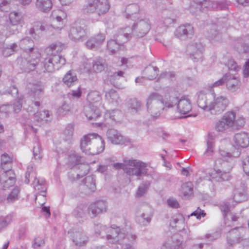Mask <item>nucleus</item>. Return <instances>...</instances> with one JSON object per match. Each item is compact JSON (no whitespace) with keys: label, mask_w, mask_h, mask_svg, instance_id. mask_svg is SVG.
I'll use <instances>...</instances> for the list:
<instances>
[{"label":"nucleus","mask_w":249,"mask_h":249,"mask_svg":"<svg viewBox=\"0 0 249 249\" xmlns=\"http://www.w3.org/2000/svg\"><path fill=\"white\" fill-rule=\"evenodd\" d=\"M64 47V45L59 42L52 43L45 49L46 57L44 61L38 63L40 54L38 51L32 53L30 60L20 58V67L25 72H29L35 69L39 74L53 72L58 70L66 63L65 58L60 54Z\"/></svg>","instance_id":"nucleus-1"},{"label":"nucleus","mask_w":249,"mask_h":249,"mask_svg":"<svg viewBox=\"0 0 249 249\" xmlns=\"http://www.w3.org/2000/svg\"><path fill=\"white\" fill-rule=\"evenodd\" d=\"M213 100L209 105L206 102L205 95L200 94L198 95L197 105L200 108L203 110L209 111L211 114L218 115L222 113L229 104V100L225 96H215L214 93H213Z\"/></svg>","instance_id":"nucleus-2"},{"label":"nucleus","mask_w":249,"mask_h":249,"mask_svg":"<svg viewBox=\"0 0 249 249\" xmlns=\"http://www.w3.org/2000/svg\"><path fill=\"white\" fill-rule=\"evenodd\" d=\"M113 226L107 228L101 224H95V233L97 236H100L102 238L106 236L107 240L111 244H123V240L124 239L126 235L124 229L118 227H115L114 225Z\"/></svg>","instance_id":"nucleus-3"},{"label":"nucleus","mask_w":249,"mask_h":249,"mask_svg":"<svg viewBox=\"0 0 249 249\" xmlns=\"http://www.w3.org/2000/svg\"><path fill=\"white\" fill-rule=\"evenodd\" d=\"M0 166L3 172L0 175V188L6 190L13 186L16 181L15 174L11 170V159L7 154L1 155Z\"/></svg>","instance_id":"nucleus-4"},{"label":"nucleus","mask_w":249,"mask_h":249,"mask_svg":"<svg viewBox=\"0 0 249 249\" xmlns=\"http://www.w3.org/2000/svg\"><path fill=\"white\" fill-rule=\"evenodd\" d=\"M107 0H87L83 7V11L86 14L96 15L95 21H98L101 16L105 15L110 8Z\"/></svg>","instance_id":"nucleus-5"},{"label":"nucleus","mask_w":249,"mask_h":249,"mask_svg":"<svg viewBox=\"0 0 249 249\" xmlns=\"http://www.w3.org/2000/svg\"><path fill=\"white\" fill-rule=\"evenodd\" d=\"M151 25L148 19H136L131 29V33L124 32V36L125 37V41H127L132 36L137 38H141L145 36L149 31Z\"/></svg>","instance_id":"nucleus-6"},{"label":"nucleus","mask_w":249,"mask_h":249,"mask_svg":"<svg viewBox=\"0 0 249 249\" xmlns=\"http://www.w3.org/2000/svg\"><path fill=\"white\" fill-rule=\"evenodd\" d=\"M147 110L151 117L159 116L164 107L163 105V96L157 92L151 93L147 98Z\"/></svg>","instance_id":"nucleus-7"},{"label":"nucleus","mask_w":249,"mask_h":249,"mask_svg":"<svg viewBox=\"0 0 249 249\" xmlns=\"http://www.w3.org/2000/svg\"><path fill=\"white\" fill-rule=\"evenodd\" d=\"M125 162L129 165V169L126 170L127 175L132 176H136L138 179H141L142 176L152 178V175L148 173V170L146 163L137 160H130Z\"/></svg>","instance_id":"nucleus-8"},{"label":"nucleus","mask_w":249,"mask_h":249,"mask_svg":"<svg viewBox=\"0 0 249 249\" xmlns=\"http://www.w3.org/2000/svg\"><path fill=\"white\" fill-rule=\"evenodd\" d=\"M86 26L83 19L75 22L69 32V38L73 41H83L86 39Z\"/></svg>","instance_id":"nucleus-9"},{"label":"nucleus","mask_w":249,"mask_h":249,"mask_svg":"<svg viewBox=\"0 0 249 249\" xmlns=\"http://www.w3.org/2000/svg\"><path fill=\"white\" fill-rule=\"evenodd\" d=\"M204 47L199 41H194L190 43L186 48V52L194 61H198L203 57Z\"/></svg>","instance_id":"nucleus-10"},{"label":"nucleus","mask_w":249,"mask_h":249,"mask_svg":"<svg viewBox=\"0 0 249 249\" xmlns=\"http://www.w3.org/2000/svg\"><path fill=\"white\" fill-rule=\"evenodd\" d=\"M28 88L30 90L28 93V98L32 102L31 105H34L36 107V109L37 110L40 105V103L39 101L35 100L38 99L43 94V87L40 84H32L30 83L28 85Z\"/></svg>","instance_id":"nucleus-11"},{"label":"nucleus","mask_w":249,"mask_h":249,"mask_svg":"<svg viewBox=\"0 0 249 249\" xmlns=\"http://www.w3.org/2000/svg\"><path fill=\"white\" fill-rule=\"evenodd\" d=\"M247 185L246 181L242 179L236 182L233 199L237 202H241L247 199Z\"/></svg>","instance_id":"nucleus-12"},{"label":"nucleus","mask_w":249,"mask_h":249,"mask_svg":"<svg viewBox=\"0 0 249 249\" xmlns=\"http://www.w3.org/2000/svg\"><path fill=\"white\" fill-rule=\"evenodd\" d=\"M219 154L221 158L216 160L214 165L215 168H219L221 166L222 169H224L226 166L228 165L229 162H230V160H232L233 157H237L240 155V152L238 150L237 152H234L231 154L225 150H220Z\"/></svg>","instance_id":"nucleus-13"},{"label":"nucleus","mask_w":249,"mask_h":249,"mask_svg":"<svg viewBox=\"0 0 249 249\" xmlns=\"http://www.w3.org/2000/svg\"><path fill=\"white\" fill-rule=\"evenodd\" d=\"M245 230L243 227H237L231 229L227 235V243L232 246L242 240Z\"/></svg>","instance_id":"nucleus-14"},{"label":"nucleus","mask_w":249,"mask_h":249,"mask_svg":"<svg viewBox=\"0 0 249 249\" xmlns=\"http://www.w3.org/2000/svg\"><path fill=\"white\" fill-rule=\"evenodd\" d=\"M178 93L172 89H167L163 96V105L164 107L170 108L175 105H177L180 98L178 96Z\"/></svg>","instance_id":"nucleus-15"},{"label":"nucleus","mask_w":249,"mask_h":249,"mask_svg":"<svg viewBox=\"0 0 249 249\" xmlns=\"http://www.w3.org/2000/svg\"><path fill=\"white\" fill-rule=\"evenodd\" d=\"M194 28L190 24H185L178 26L175 31V36L181 40L191 38L194 35Z\"/></svg>","instance_id":"nucleus-16"},{"label":"nucleus","mask_w":249,"mask_h":249,"mask_svg":"<svg viewBox=\"0 0 249 249\" xmlns=\"http://www.w3.org/2000/svg\"><path fill=\"white\" fill-rule=\"evenodd\" d=\"M107 202L103 200L97 201L91 203L88 207V214L91 218H93L99 214L107 211Z\"/></svg>","instance_id":"nucleus-17"},{"label":"nucleus","mask_w":249,"mask_h":249,"mask_svg":"<svg viewBox=\"0 0 249 249\" xmlns=\"http://www.w3.org/2000/svg\"><path fill=\"white\" fill-rule=\"evenodd\" d=\"M68 233L76 246L81 247L88 242V237L82 229L69 231Z\"/></svg>","instance_id":"nucleus-18"},{"label":"nucleus","mask_w":249,"mask_h":249,"mask_svg":"<svg viewBox=\"0 0 249 249\" xmlns=\"http://www.w3.org/2000/svg\"><path fill=\"white\" fill-rule=\"evenodd\" d=\"M96 133H89L84 135L80 140V148L81 150L86 154H89V151L90 149L91 146L94 142V141H97L94 140L96 137ZM97 142L100 143V141L98 139Z\"/></svg>","instance_id":"nucleus-19"},{"label":"nucleus","mask_w":249,"mask_h":249,"mask_svg":"<svg viewBox=\"0 0 249 249\" xmlns=\"http://www.w3.org/2000/svg\"><path fill=\"white\" fill-rule=\"evenodd\" d=\"M185 219L183 216L179 213L174 215L170 220V226L172 228L175 229L178 231H187V229L185 228Z\"/></svg>","instance_id":"nucleus-20"},{"label":"nucleus","mask_w":249,"mask_h":249,"mask_svg":"<svg viewBox=\"0 0 249 249\" xmlns=\"http://www.w3.org/2000/svg\"><path fill=\"white\" fill-rule=\"evenodd\" d=\"M107 135L108 140L113 144L122 145L128 142L116 129H109L107 131Z\"/></svg>","instance_id":"nucleus-21"},{"label":"nucleus","mask_w":249,"mask_h":249,"mask_svg":"<svg viewBox=\"0 0 249 249\" xmlns=\"http://www.w3.org/2000/svg\"><path fill=\"white\" fill-rule=\"evenodd\" d=\"M33 123L35 125L41 126L51 121L49 111L45 110L42 111H37L34 114Z\"/></svg>","instance_id":"nucleus-22"},{"label":"nucleus","mask_w":249,"mask_h":249,"mask_svg":"<svg viewBox=\"0 0 249 249\" xmlns=\"http://www.w3.org/2000/svg\"><path fill=\"white\" fill-rule=\"evenodd\" d=\"M106 38L105 35L99 33L91 37L86 42V46L90 49H97L103 43Z\"/></svg>","instance_id":"nucleus-23"},{"label":"nucleus","mask_w":249,"mask_h":249,"mask_svg":"<svg viewBox=\"0 0 249 249\" xmlns=\"http://www.w3.org/2000/svg\"><path fill=\"white\" fill-rule=\"evenodd\" d=\"M80 188L85 190V194H88L96 190L95 179L93 176H89L85 178L80 185Z\"/></svg>","instance_id":"nucleus-24"},{"label":"nucleus","mask_w":249,"mask_h":249,"mask_svg":"<svg viewBox=\"0 0 249 249\" xmlns=\"http://www.w3.org/2000/svg\"><path fill=\"white\" fill-rule=\"evenodd\" d=\"M121 112L118 109H114L112 110L107 111L104 115L105 123H99L100 126L102 125H107V124H112L113 122H115L120 116Z\"/></svg>","instance_id":"nucleus-25"},{"label":"nucleus","mask_w":249,"mask_h":249,"mask_svg":"<svg viewBox=\"0 0 249 249\" xmlns=\"http://www.w3.org/2000/svg\"><path fill=\"white\" fill-rule=\"evenodd\" d=\"M178 111L181 114H186L192 110V105L190 100L183 96L178 101L177 105Z\"/></svg>","instance_id":"nucleus-26"},{"label":"nucleus","mask_w":249,"mask_h":249,"mask_svg":"<svg viewBox=\"0 0 249 249\" xmlns=\"http://www.w3.org/2000/svg\"><path fill=\"white\" fill-rule=\"evenodd\" d=\"M241 82L238 77L231 76L228 74L226 78V86L227 89L230 92H233L238 90L241 87Z\"/></svg>","instance_id":"nucleus-27"},{"label":"nucleus","mask_w":249,"mask_h":249,"mask_svg":"<svg viewBox=\"0 0 249 249\" xmlns=\"http://www.w3.org/2000/svg\"><path fill=\"white\" fill-rule=\"evenodd\" d=\"M235 144L242 148H246L249 145V134L246 132L236 134L233 138Z\"/></svg>","instance_id":"nucleus-28"},{"label":"nucleus","mask_w":249,"mask_h":249,"mask_svg":"<svg viewBox=\"0 0 249 249\" xmlns=\"http://www.w3.org/2000/svg\"><path fill=\"white\" fill-rule=\"evenodd\" d=\"M33 185L35 190H38V196H46V192L47 191V184L45 180L42 178H37L35 177L33 181Z\"/></svg>","instance_id":"nucleus-29"},{"label":"nucleus","mask_w":249,"mask_h":249,"mask_svg":"<svg viewBox=\"0 0 249 249\" xmlns=\"http://www.w3.org/2000/svg\"><path fill=\"white\" fill-rule=\"evenodd\" d=\"M98 139L100 141V144L98 142H93V144L92 145V146H91L90 149L89 151V155H97L102 152L104 150L105 142L102 138L98 134H96L94 140L97 141ZM94 141V142H96V141Z\"/></svg>","instance_id":"nucleus-30"},{"label":"nucleus","mask_w":249,"mask_h":249,"mask_svg":"<svg viewBox=\"0 0 249 249\" xmlns=\"http://www.w3.org/2000/svg\"><path fill=\"white\" fill-rule=\"evenodd\" d=\"M226 166L224 169H222V167L220 166L219 168H215L214 169L216 172V176L215 177V180L217 181L221 182L224 181H228L231 179V176L229 175V171L232 168L231 166H230L229 168L226 169Z\"/></svg>","instance_id":"nucleus-31"},{"label":"nucleus","mask_w":249,"mask_h":249,"mask_svg":"<svg viewBox=\"0 0 249 249\" xmlns=\"http://www.w3.org/2000/svg\"><path fill=\"white\" fill-rule=\"evenodd\" d=\"M34 46V41L28 36L21 39L19 43V47L27 53H33Z\"/></svg>","instance_id":"nucleus-32"},{"label":"nucleus","mask_w":249,"mask_h":249,"mask_svg":"<svg viewBox=\"0 0 249 249\" xmlns=\"http://www.w3.org/2000/svg\"><path fill=\"white\" fill-rule=\"evenodd\" d=\"M85 115L89 120H96L100 116L101 112L96 105H90L85 108Z\"/></svg>","instance_id":"nucleus-33"},{"label":"nucleus","mask_w":249,"mask_h":249,"mask_svg":"<svg viewBox=\"0 0 249 249\" xmlns=\"http://www.w3.org/2000/svg\"><path fill=\"white\" fill-rule=\"evenodd\" d=\"M91 65L92 71L96 73L102 72L107 67L105 60L100 57L92 60Z\"/></svg>","instance_id":"nucleus-34"},{"label":"nucleus","mask_w":249,"mask_h":249,"mask_svg":"<svg viewBox=\"0 0 249 249\" xmlns=\"http://www.w3.org/2000/svg\"><path fill=\"white\" fill-rule=\"evenodd\" d=\"M126 10L127 11L125 14L126 18L131 19L134 21H136V19H139V16L138 12L139 8L137 4H133L129 5L127 7Z\"/></svg>","instance_id":"nucleus-35"},{"label":"nucleus","mask_w":249,"mask_h":249,"mask_svg":"<svg viewBox=\"0 0 249 249\" xmlns=\"http://www.w3.org/2000/svg\"><path fill=\"white\" fill-rule=\"evenodd\" d=\"M36 5L38 10L47 13L52 9L53 3L51 0H36Z\"/></svg>","instance_id":"nucleus-36"},{"label":"nucleus","mask_w":249,"mask_h":249,"mask_svg":"<svg viewBox=\"0 0 249 249\" xmlns=\"http://www.w3.org/2000/svg\"><path fill=\"white\" fill-rule=\"evenodd\" d=\"M128 109L133 114L138 113L142 107L141 102L136 98L131 99L128 103Z\"/></svg>","instance_id":"nucleus-37"},{"label":"nucleus","mask_w":249,"mask_h":249,"mask_svg":"<svg viewBox=\"0 0 249 249\" xmlns=\"http://www.w3.org/2000/svg\"><path fill=\"white\" fill-rule=\"evenodd\" d=\"M83 159L77 153L71 151L68 156L69 164L72 166L78 165L83 162Z\"/></svg>","instance_id":"nucleus-38"},{"label":"nucleus","mask_w":249,"mask_h":249,"mask_svg":"<svg viewBox=\"0 0 249 249\" xmlns=\"http://www.w3.org/2000/svg\"><path fill=\"white\" fill-rule=\"evenodd\" d=\"M102 97L100 93L96 90L90 91L87 96V100L89 103V105H97L101 101Z\"/></svg>","instance_id":"nucleus-39"},{"label":"nucleus","mask_w":249,"mask_h":249,"mask_svg":"<svg viewBox=\"0 0 249 249\" xmlns=\"http://www.w3.org/2000/svg\"><path fill=\"white\" fill-rule=\"evenodd\" d=\"M77 81V78L75 73L71 71H69L63 78V82L68 87L71 86Z\"/></svg>","instance_id":"nucleus-40"},{"label":"nucleus","mask_w":249,"mask_h":249,"mask_svg":"<svg viewBox=\"0 0 249 249\" xmlns=\"http://www.w3.org/2000/svg\"><path fill=\"white\" fill-rule=\"evenodd\" d=\"M208 37L209 40L213 42H220L222 39L221 33L217 31L216 29V26L213 25L211 29Z\"/></svg>","instance_id":"nucleus-41"},{"label":"nucleus","mask_w":249,"mask_h":249,"mask_svg":"<svg viewBox=\"0 0 249 249\" xmlns=\"http://www.w3.org/2000/svg\"><path fill=\"white\" fill-rule=\"evenodd\" d=\"M105 98L109 103L115 105L118 104L120 99L118 94L113 89L106 92Z\"/></svg>","instance_id":"nucleus-42"},{"label":"nucleus","mask_w":249,"mask_h":249,"mask_svg":"<svg viewBox=\"0 0 249 249\" xmlns=\"http://www.w3.org/2000/svg\"><path fill=\"white\" fill-rule=\"evenodd\" d=\"M169 240H172V249H183L182 245V239L181 235L179 234H175L171 238L168 239Z\"/></svg>","instance_id":"nucleus-43"},{"label":"nucleus","mask_w":249,"mask_h":249,"mask_svg":"<svg viewBox=\"0 0 249 249\" xmlns=\"http://www.w3.org/2000/svg\"><path fill=\"white\" fill-rule=\"evenodd\" d=\"M78 167H75V169L79 170L77 171L76 179L86 176L89 171V165L88 164H84V161L82 163H79Z\"/></svg>","instance_id":"nucleus-44"},{"label":"nucleus","mask_w":249,"mask_h":249,"mask_svg":"<svg viewBox=\"0 0 249 249\" xmlns=\"http://www.w3.org/2000/svg\"><path fill=\"white\" fill-rule=\"evenodd\" d=\"M181 194L186 198H188L193 195V185L191 182H187L182 184L181 186Z\"/></svg>","instance_id":"nucleus-45"},{"label":"nucleus","mask_w":249,"mask_h":249,"mask_svg":"<svg viewBox=\"0 0 249 249\" xmlns=\"http://www.w3.org/2000/svg\"><path fill=\"white\" fill-rule=\"evenodd\" d=\"M9 22L15 24H21L23 21L22 16L20 12H11L9 16Z\"/></svg>","instance_id":"nucleus-46"},{"label":"nucleus","mask_w":249,"mask_h":249,"mask_svg":"<svg viewBox=\"0 0 249 249\" xmlns=\"http://www.w3.org/2000/svg\"><path fill=\"white\" fill-rule=\"evenodd\" d=\"M151 216V213H143L137 217V220L140 225L146 226L150 222Z\"/></svg>","instance_id":"nucleus-47"},{"label":"nucleus","mask_w":249,"mask_h":249,"mask_svg":"<svg viewBox=\"0 0 249 249\" xmlns=\"http://www.w3.org/2000/svg\"><path fill=\"white\" fill-rule=\"evenodd\" d=\"M87 212L88 213V208L87 206L80 204L74 210L73 214L77 217H83L86 215Z\"/></svg>","instance_id":"nucleus-48"},{"label":"nucleus","mask_w":249,"mask_h":249,"mask_svg":"<svg viewBox=\"0 0 249 249\" xmlns=\"http://www.w3.org/2000/svg\"><path fill=\"white\" fill-rule=\"evenodd\" d=\"M19 47V45L16 43L11 44L3 51V54L5 56H9L17 52Z\"/></svg>","instance_id":"nucleus-49"},{"label":"nucleus","mask_w":249,"mask_h":249,"mask_svg":"<svg viewBox=\"0 0 249 249\" xmlns=\"http://www.w3.org/2000/svg\"><path fill=\"white\" fill-rule=\"evenodd\" d=\"M235 119V113L233 111L226 112L222 117V120H224L230 127H232L234 124V122Z\"/></svg>","instance_id":"nucleus-50"},{"label":"nucleus","mask_w":249,"mask_h":249,"mask_svg":"<svg viewBox=\"0 0 249 249\" xmlns=\"http://www.w3.org/2000/svg\"><path fill=\"white\" fill-rule=\"evenodd\" d=\"M151 182L149 181L146 180L143 181L139 186L137 192V196L140 197L142 196L148 190Z\"/></svg>","instance_id":"nucleus-51"},{"label":"nucleus","mask_w":249,"mask_h":249,"mask_svg":"<svg viewBox=\"0 0 249 249\" xmlns=\"http://www.w3.org/2000/svg\"><path fill=\"white\" fill-rule=\"evenodd\" d=\"M159 69L156 67L149 66L146 68L145 72L147 78L149 80H153L156 78L158 74Z\"/></svg>","instance_id":"nucleus-52"},{"label":"nucleus","mask_w":249,"mask_h":249,"mask_svg":"<svg viewBox=\"0 0 249 249\" xmlns=\"http://www.w3.org/2000/svg\"><path fill=\"white\" fill-rule=\"evenodd\" d=\"M19 193V188L15 187L11 192L8 195L7 197V201L8 203H13L18 199V194Z\"/></svg>","instance_id":"nucleus-53"},{"label":"nucleus","mask_w":249,"mask_h":249,"mask_svg":"<svg viewBox=\"0 0 249 249\" xmlns=\"http://www.w3.org/2000/svg\"><path fill=\"white\" fill-rule=\"evenodd\" d=\"M35 177H36V174L33 167L29 166L25 173L24 182L28 184L30 182V178H34V179Z\"/></svg>","instance_id":"nucleus-54"},{"label":"nucleus","mask_w":249,"mask_h":249,"mask_svg":"<svg viewBox=\"0 0 249 249\" xmlns=\"http://www.w3.org/2000/svg\"><path fill=\"white\" fill-rule=\"evenodd\" d=\"M119 47L120 44L115 40L111 39L107 41V48L112 54L115 53L119 50Z\"/></svg>","instance_id":"nucleus-55"},{"label":"nucleus","mask_w":249,"mask_h":249,"mask_svg":"<svg viewBox=\"0 0 249 249\" xmlns=\"http://www.w3.org/2000/svg\"><path fill=\"white\" fill-rule=\"evenodd\" d=\"M12 219L13 216L11 214H8L4 217H0V231L10 224Z\"/></svg>","instance_id":"nucleus-56"},{"label":"nucleus","mask_w":249,"mask_h":249,"mask_svg":"<svg viewBox=\"0 0 249 249\" xmlns=\"http://www.w3.org/2000/svg\"><path fill=\"white\" fill-rule=\"evenodd\" d=\"M231 127L224 120H222V118L215 124V129L217 131L223 132L229 128Z\"/></svg>","instance_id":"nucleus-57"},{"label":"nucleus","mask_w":249,"mask_h":249,"mask_svg":"<svg viewBox=\"0 0 249 249\" xmlns=\"http://www.w3.org/2000/svg\"><path fill=\"white\" fill-rule=\"evenodd\" d=\"M73 132V125L71 124H69L64 131V135L65 136V141H71L72 139Z\"/></svg>","instance_id":"nucleus-58"},{"label":"nucleus","mask_w":249,"mask_h":249,"mask_svg":"<svg viewBox=\"0 0 249 249\" xmlns=\"http://www.w3.org/2000/svg\"><path fill=\"white\" fill-rule=\"evenodd\" d=\"M52 24L53 29L58 31L61 30L64 26L63 19L60 16H57Z\"/></svg>","instance_id":"nucleus-59"},{"label":"nucleus","mask_w":249,"mask_h":249,"mask_svg":"<svg viewBox=\"0 0 249 249\" xmlns=\"http://www.w3.org/2000/svg\"><path fill=\"white\" fill-rule=\"evenodd\" d=\"M20 26L18 24H15L9 22L7 26L6 30L9 32V35H14L19 32Z\"/></svg>","instance_id":"nucleus-60"},{"label":"nucleus","mask_w":249,"mask_h":249,"mask_svg":"<svg viewBox=\"0 0 249 249\" xmlns=\"http://www.w3.org/2000/svg\"><path fill=\"white\" fill-rule=\"evenodd\" d=\"M23 101V96L22 95L18 97L16 102L13 105H12L13 111L16 113L18 112L22 108Z\"/></svg>","instance_id":"nucleus-61"},{"label":"nucleus","mask_w":249,"mask_h":249,"mask_svg":"<svg viewBox=\"0 0 249 249\" xmlns=\"http://www.w3.org/2000/svg\"><path fill=\"white\" fill-rule=\"evenodd\" d=\"M40 144L38 142H36L33 147L34 156L36 160H40L42 158V155L40 154Z\"/></svg>","instance_id":"nucleus-62"},{"label":"nucleus","mask_w":249,"mask_h":249,"mask_svg":"<svg viewBox=\"0 0 249 249\" xmlns=\"http://www.w3.org/2000/svg\"><path fill=\"white\" fill-rule=\"evenodd\" d=\"M226 66L231 71H237L239 70V68L237 63L232 59L229 60L228 62L226 64Z\"/></svg>","instance_id":"nucleus-63"},{"label":"nucleus","mask_w":249,"mask_h":249,"mask_svg":"<svg viewBox=\"0 0 249 249\" xmlns=\"http://www.w3.org/2000/svg\"><path fill=\"white\" fill-rule=\"evenodd\" d=\"M242 167L245 174L249 176V156H246L243 158Z\"/></svg>","instance_id":"nucleus-64"}]
</instances>
